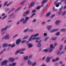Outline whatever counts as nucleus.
Listing matches in <instances>:
<instances>
[{"label": "nucleus", "mask_w": 66, "mask_h": 66, "mask_svg": "<svg viewBox=\"0 0 66 66\" xmlns=\"http://www.w3.org/2000/svg\"><path fill=\"white\" fill-rule=\"evenodd\" d=\"M62 7H61L60 9V11H61V10H62Z\"/></svg>", "instance_id": "57"}, {"label": "nucleus", "mask_w": 66, "mask_h": 66, "mask_svg": "<svg viewBox=\"0 0 66 66\" xmlns=\"http://www.w3.org/2000/svg\"><path fill=\"white\" fill-rule=\"evenodd\" d=\"M44 52H47L48 51V50L47 49H45L43 50Z\"/></svg>", "instance_id": "26"}, {"label": "nucleus", "mask_w": 66, "mask_h": 66, "mask_svg": "<svg viewBox=\"0 0 66 66\" xmlns=\"http://www.w3.org/2000/svg\"><path fill=\"white\" fill-rule=\"evenodd\" d=\"M50 14H51V13L50 12H49L46 15V17H48V16H49L50 15Z\"/></svg>", "instance_id": "22"}, {"label": "nucleus", "mask_w": 66, "mask_h": 66, "mask_svg": "<svg viewBox=\"0 0 66 66\" xmlns=\"http://www.w3.org/2000/svg\"><path fill=\"white\" fill-rule=\"evenodd\" d=\"M25 42H26V40H24L22 41L21 43H24Z\"/></svg>", "instance_id": "38"}, {"label": "nucleus", "mask_w": 66, "mask_h": 66, "mask_svg": "<svg viewBox=\"0 0 66 66\" xmlns=\"http://www.w3.org/2000/svg\"><path fill=\"white\" fill-rule=\"evenodd\" d=\"M14 10V9H13L11 11H10L9 12V13H10V12H12V11H13V10Z\"/></svg>", "instance_id": "47"}, {"label": "nucleus", "mask_w": 66, "mask_h": 66, "mask_svg": "<svg viewBox=\"0 0 66 66\" xmlns=\"http://www.w3.org/2000/svg\"><path fill=\"white\" fill-rule=\"evenodd\" d=\"M14 60V59L12 57L10 58L9 59V61L11 62H13Z\"/></svg>", "instance_id": "11"}, {"label": "nucleus", "mask_w": 66, "mask_h": 66, "mask_svg": "<svg viewBox=\"0 0 66 66\" xmlns=\"http://www.w3.org/2000/svg\"><path fill=\"white\" fill-rule=\"evenodd\" d=\"M66 9V6H65L64 7V9Z\"/></svg>", "instance_id": "60"}, {"label": "nucleus", "mask_w": 66, "mask_h": 66, "mask_svg": "<svg viewBox=\"0 0 66 66\" xmlns=\"http://www.w3.org/2000/svg\"><path fill=\"white\" fill-rule=\"evenodd\" d=\"M28 64L29 65H31L32 64V62L30 60H28Z\"/></svg>", "instance_id": "23"}, {"label": "nucleus", "mask_w": 66, "mask_h": 66, "mask_svg": "<svg viewBox=\"0 0 66 66\" xmlns=\"http://www.w3.org/2000/svg\"><path fill=\"white\" fill-rule=\"evenodd\" d=\"M60 23V21L57 20L55 22V24H57H57H59V23Z\"/></svg>", "instance_id": "12"}, {"label": "nucleus", "mask_w": 66, "mask_h": 66, "mask_svg": "<svg viewBox=\"0 0 66 66\" xmlns=\"http://www.w3.org/2000/svg\"><path fill=\"white\" fill-rule=\"evenodd\" d=\"M61 4V2L59 3L56 5V7H59V5Z\"/></svg>", "instance_id": "19"}, {"label": "nucleus", "mask_w": 66, "mask_h": 66, "mask_svg": "<svg viewBox=\"0 0 66 66\" xmlns=\"http://www.w3.org/2000/svg\"><path fill=\"white\" fill-rule=\"evenodd\" d=\"M9 38H10V37H9V35H7L5 37H3V39H9Z\"/></svg>", "instance_id": "6"}, {"label": "nucleus", "mask_w": 66, "mask_h": 66, "mask_svg": "<svg viewBox=\"0 0 66 66\" xmlns=\"http://www.w3.org/2000/svg\"><path fill=\"white\" fill-rule=\"evenodd\" d=\"M18 36V35H16L13 37L14 38L15 37H16V36Z\"/></svg>", "instance_id": "50"}, {"label": "nucleus", "mask_w": 66, "mask_h": 66, "mask_svg": "<svg viewBox=\"0 0 66 66\" xmlns=\"http://www.w3.org/2000/svg\"><path fill=\"white\" fill-rule=\"evenodd\" d=\"M20 42H21V40L20 39H18L16 42V44H17V45L19 44Z\"/></svg>", "instance_id": "8"}, {"label": "nucleus", "mask_w": 66, "mask_h": 66, "mask_svg": "<svg viewBox=\"0 0 66 66\" xmlns=\"http://www.w3.org/2000/svg\"><path fill=\"white\" fill-rule=\"evenodd\" d=\"M29 13V11H26L25 13H24L23 14V16H26V15H27Z\"/></svg>", "instance_id": "7"}, {"label": "nucleus", "mask_w": 66, "mask_h": 66, "mask_svg": "<svg viewBox=\"0 0 66 66\" xmlns=\"http://www.w3.org/2000/svg\"><path fill=\"white\" fill-rule=\"evenodd\" d=\"M48 38H49V37H47V38H46L45 39V40H47V39H48Z\"/></svg>", "instance_id": "42"}, {"label": "nucleus", "mask_w": 66, "mask_h": 66, "mask_svg": "<svg viewBox=\"0 0 66 66\" xmlns=\"http://www.w3.org/2000/svg\"><path fill=\"white\" fill-rule=\"evenodd\" d=\"M58 30V29H55L51 31V32H56Z\"/></svg>", "instance_id": "16"}, {"label": "nucleus", "mask_w": 66, "mask_h": 66, "mask_svg": "<svg viewBox=\"0 0 66 66\" xmlns=\"http://www.w3.org/2000/svg\"><path fill=\"white\" fill-rule=\"evenodd\" d=\"M32 55H31L29 57V59H30V58H31V57H32Z\"/></svg>", "instance_id": "48"}, {"label": "nucleus", "mask_w": 66, "mask_h": 66, "mask_svg": "<svg viewBox=\"0 0 66 66\" xmlns=\"http://www.w3.org/2000/svg\"><path fill=\"white\" fill-rule=\"evenodd\" d=\"M36 12V10H34L32 11V13H35Z\"/></svg>", "instance_id": "36"}, {"label": "nucleus", "mask_w": 66, "mask_h": 66, "mask_svg": "<svg viewBox=\"0 0 66 66\" xmlns=\"http://www.w3.org/2000/svg\"><path fill=\"white\" fill-rule=\"evenodd\" d=\"M35 13H34L31 16V17H33V16H34V15H35Z\"/></svg>", "instance_id": "41"}, {"label": "nucleus", "mask_w": 66, "mask_h": 66, "mask_svg": "<svg viewBox=\"0 0 66 66\" xmlns=\"http://www.w3.org/2000/svg\"><path fill=\"white\" fill-rule=\"evenodd\" d=\"M36 21V19H34L33 21V22H35Z\"/></svg>", "instance_id": "49"}, {"label": "nucleus", "mask_w": 66, "mask_h": 66, "mask_svg": "<svg viewBox=\"0 0 66 66\" xmlns=\"http://www.w3.org/2000/svg\"><path fill=\"white\" fill-rule=\"evenodd\" d=\"M20 22H19V21L17 23V24H19V23Z\"/></svg>", "instance_id": "59"}, {"label": "nucleus", "mask_w": 66, "mask_h": 66, "mask_svg": "<svg viewBox=\"0 0 66 66\" xmlns=\"http://www.w3.org/2000/svg\"><path fill=\"white\" fill-rule=\"evenodd\" d=\"M41 66H46V65L44 64H43Z\"/></svg>", "instance_id": "58"}, {"label": "nucleus", "mask_w": 66, "mask_h": 66, "mask_svg": "<svg viewBox=\"0 0 66 66\" xmlns=\"http://www.w3.org/2000/svg\"><path fill=\"white\" fill-rule=\"evenodd\" d=\"M7 28H8V26H7L5 28H3L1 30V31L2 32L3 31H4V30H6V29H7Z\"/></svg>", "instance_id": "14"}, {"label": "nucleus", "mask_w": 66, "mask_h": 66, "mask_svg": "<svg viewBox=\"0 0 66 66\" xmlns=\"http://www.w3.org/2000/svg\"><path fill=\"white\" fill-rule=\"evenodd\" d=\"M28 36H26L25 37L23 38V39H26V38H28Z\"/></svg>", "instance_id": "31"}, {"label": "nucleus", "mask_w": 66, "mask_h": 66, "mask_svg": "<svg viewBox=\"0 0 66 66\" xmlns=\"http://www.w3.org/2000/svg\"><path fill=\"white\" fill-rule=\"evenodd\" d=\"M51 27H52V26L51 25L48 26L47 27V29L48 30H50L51 28Z\"/></svg>", "instance_id": "21"}, {"label": "nucleus", "mask_w": 66, "mask_h": 66, "mask_svg": "<svg viewBox=\"0 0 66 66\" xmlns=\"http://www.w3.org/2000/svg\"><path fill=\"white\" fill-rule=\"evenodd\" d=\"M34 3L32 2L30 4V6L29 7V8H30V7H32V6H33L34 5Z\"/></svg>", "instance_id": "13"}, {"label": "nucleus", "mask_w": 66, "mask_h": 66, "mask_svg": "<svg viewBox=\"0 0 66 66\" xmlns=\"http://www.w3.org/2000/svg\"><path fill=\"white\" fill-rule=\"evenodd\" d=\"M56 38H52L51 39L52 40H55Z\"/></svg>", "instance_id": "34"}, {"label": "nucleus", "mask_w": 66, "mask_h": 66, "mask_svg": "<svg viewBox=\"0 0 66 66\" xmlns=\"http://www.w3.org/2000/svg\"><path fill=\"white\" fill-rule=\"evenodd\" d=\"M42 42V41L40 40L39 42V43L37 45V46L38 47H41L42 46V45H41V44H40V42Z\"/></svg>", "instance_id": "9"}, {"label": "nucleus", "mask_w": 66, "mask_h": 66, "mask_svg": "<svg viewBox=\"0 0 66 66\" xmlns=\"http://www.w3.org/2000/svg\"><path fill=\"white\" fill-rule=\"evenodd\" d=\"M28 45L29 48H30V47H31L32 46V45L30 44H29Z\"/></svg>", "instance_id": "27"}, {"label": "nucleus", "mask_w": 66, "mask_h": 66, "mask_svg": "<svg viewBox=\"0 0 66 66\" xmlns=\"http://www.w3.org/2000/svg\"><path fill=\"white\" fill-rule=\"evenodd\" d=\"M62 63H63V62H62V61H60V63L61 64H62Z\"/></svg>", "instance_id": "62"}, {"label": "nucleus", "mask_w": 66, "mask_h": 66, "mask_svg": "<svg viewBox=\"0 0 66 66\" xmlns=\"http://www.w3.org/2000/svg\"><path fill=\"white\" fill-rule=\"evenodd\" d=\"M64 53V51H62L60 54H62V53Z\"/></svg>", "instance_id": "56"}, {"label": "nucleus", "mask_w": 66, "mask_h": 66, "mask_svg": "<svg viewBox=\"0 0 66 66\" xmlns=\"http://www.w3.org/2000/svg\"><path fill=\"white\" fill-rule=\"evenodd\" d=\"M44 36H46L47 35V33H44Z\"/></svg>", "instance_id": "43"}, {"label": "nucleus", "mask_w": 66, "mask_h": 66, "mask_svg": "<svg viewBox=\"0 0 66 66\" xmlns=\"http://www.w3.org/2000/svg\"><path fill=\"white\" fill-rule=\"evenodd\" d=\"M45 22H42V24H44L45 23Z\"/></svg>", "instance_id": "45"}, {"label": "nucleus", "mask_w": 66, "mask_h": 66, "mask_svg": "<svg viewBox=\"0 0 66 66\" xmlns=\"http://www.w3.org/2000/svg\"><path fill=\"white\" fill-rule=\"evenodd\" d=\"M15 46V44H13L12 45H11V44L8 45L7 44L5 43L3 45V47H6V46H11V47H14V46Z\"/></svg>", "instance_id": "2"}, {"label": "nucleus", "mask_w": 66, "mask_h": 66, "mask_svg": "<svg viewBox=\"0 0 66 66\" xmlns=\"http://www.w3.org/2000/svg\"><path fill=\"white\" fill-rule=\"evenodd\" d=\"M66 13V11H64V12L62 13V15H64Z\"/></svg>", "instance_id": "32"}, {"label": "nucleus", "mask_w": 66, "mask_h": 66, "mask_svg": "<svg viewBox=\"0 0 66 66\" xmlns=\"http://www.w3.org/2000/svg\"><path fill=\"white\" fill-rule=\"evenodd\" d=\"M65 38V37L63 38L61 40H63Z\"/></svg>", "instance_id": "63"}, {"label": "nucleus", "mask_w": 66, "mask_h": 66, "mask_svg": "<svg viewBox=\"0 0 66 66\" xmlns=\"http://www.w3.org/2000/svg\"><path fill=\"white\" fill-rule=\"evenodd\" d=\"M25 1H24L23 2H21L20 3V4H23V3H24V2H25Z\"/></svg>", "instance_id": "33"}, {"label": "nucleus", "mask_w": 66, "mask_h": 66, "mask_svg": "<svg viewBox=\"0 0 66 66\" xmlns=\"http://www.w3.org/2000/svg\"><path fill=\"white\" fill-rule=\"evenodd\" d=\"M51 58L50 57H47V58L46 60V62H49V61L50 59H51Z\"/></svg>", "instance_id": "10"}, {"label": "nucleus", "mask_w": 66, "mask_h": 66, "mask_svg": "<svg viewBox=\"0 0 66 66\" xmlns=\"http://www.w3.org/2000/svg\"><path fill=\"white\" fill-rule=\"evenodd\" d=\"M28 59V56H25L24 58V59L25 60H27Z\"/></svg>", "instance_id": "25"}, {"label": "nucleus", "mask_w": 66, "mask_h": 66, "mask_svg": "<svg viewBox=\"0 0 66 66\" xmlns=\"http://www.w3.org/2000/svg\"><path fill=\"white\" fill-rule=\"evenodd\" d=\"M3 51H2L1 53H0V54H2V53H3Z\"/></svg>", "instance_id": "53"}, {"label": "nucleus", "mask_w": 66, "mask_h": 66, "mask_svg": "<svg viewBox=\"0 0 66 66\" xmlns=\"http://www.w3.org/2000/svg\"><path fill=\"white\" fill-rule=\"evenodd\" d=\"M39 34V33H37L31 36L30 38L29 39V41H30L31 40H33L34 39H36V43L38 42V40L40 39V37H38L36 38V36H38Z\"/></svg>", "instance_id": "1"}, {"label": "nucleus", "mask_w": 66, "mask_h": 66, "mask_svg": "<svg viewBox=\"0 0 66 66\" xmlns=\"http://www.w3.org/2000/svg\"><path fill=\"white\" fill-rule=\"evenodd\" d=\"M28 31V29H27L25 30L24 31V32H27Z\"/></svg>", "instance_id": "30"}, {"label": "nucleus", "mask_w": 66, "mask_h": 66, "mask_svg": "<svg viewBox=\"0 0 66 66\" xmlns=\"http://www.w3.org/2000/svg\"><path fill=\"white\" fill-rule=\"evenodd\" d=\"M57 45V43H55V44H54V46H56Z\"/></svg>", "instance_id": "46"}, {"label": "nucleus", "mask_w": 66, "mask_h": 66, "mask_svg": "<svg viewBox=\"0 0 66 66\" xmlns=\"http://www.w3.org/2000/svg\"><path fill=\"white\" fill-rule=\"evenodd\" d=\"M5 15V14L4 13H3V14H2V16H4Z\"/></svg>", "instance_id": "55"}, {"label": "nucleus", "mask_w": 66, "mask_h": 66, "mask_svg": "<svg viewBox=\"0 0 66 66\" xmlns=\"http://www.w3.org/2000/svg\"><path fill=\"white\" fill-rule=\"evenodd\" d=\"M63 45H60V50H61L63 49Z\"/></svg>", "instance_id": "20"}, {"label": "nucleus", "mask_w": 66, "mask_h": 66, "mask_svg": "<svg viewBox=\"0 0 66 66\" xmlns=\"http://www.w3.org/2000/svg\"><path fill=\"white\" fill-rule=\"evenodd\" d=\"M36 62H35L32 65V66H35V65H36Z\"/></svg>", "instance_id": "29"}, {"label": "nucleus", "mask_w": 66, "mask_h": 66, "mask_svg": "<svg viewBox=\"0 0 66 66\" xmlns=\"http://www.w3.org/2000/svg\"><path fill=\"white\" fill-rule=\"evenodd\" d=\"M40 7H41V6H38L36 8V9L37 10H39Z\"/></svg>", "instance_id": "24"}, {"label": "nucleus", "mask_w": 66, "mask_h": 66, "mask_svg": "<svg viewBox=\"0 0 66 66\" xmlns=\"http://www.w3.org/2000/svg\"><path fill=\"white\" fill-rule=\"evenodd\" d=\"M66 31V29H62L61 30V31L62 32L63 31V32H65Z\"/></svg>", "instance_id": "28"}, {"label": "nucleus", "mask_w": 66, "mask_h": 66, "mask_svg": "<svg viewBox=\"0 0 66 66\" xmlns=\"http://www.w3.org/2000/svg\"><path fill=\"white\" fill-rule=\"evenodd\" d=\"M29 31H31V32H33V30L32 29L31 30H30Z\"/></svg>", "instance_id": "54"}, {"label": "nucleus", "mask_w": 66, "mask_h": 66, "mask_svg": "<svg viewBox=\"0 0 66 66\" xmlns=\"http://www.w3.org/2000/svg\"><path fill=\"white\" fill-rule=\"evenodd\" d=\"M47 1H48V0H44L42 2V4H43V3H46V2H47Z\"/></svg>", "instance_id": "18"}, {"label": "nucleus", "mask_w": 66, "mask_h": 66, "mask_svg": "<svg viewBox=\"0 0 66 66\" xmlns=\"http://www.w3.org/2000/svg\"><path fill=\"white\" fill-rule=\"evenodd\" d=\"M29 19V18H28V17H26L25 19V20H24V19L23 18L21 19L20 21V22H22V21H23V23H25L26 22H27V21Z\"/></svg>", "instance_id": "4"}, {"label": "nucleus", "mask_w": 66, "mask_h": 66, "mask_svg": "<svg viewBox=\"0 0 66 66\" xmlns=\"http://www.w3.org/2000/svg\"><path fill=\"white\" fill-rule=\"evenodd\" d=\"M64 42V43H66V39L65 40Z\"/></svg>", "instance_id": "64"}, {"label": "nucleus", "mask_w": 66, "mask_h": 66, "mask_svg": "<svg viewBox=\"0 0 66 66\" xmlns=\"http://www.w3.org/2000/svg\"><path fill=\"white\" fill-rule=\"evenodd\" d=\"M7 2H6L5 3V4L4 5V6H5V5H6V4H7Z\"/></svg>", "instance_id": "39"}, {"label": "nucleus", "mask_w": 66, "mask_h": 66, "mask_svg": "<svg viewBox=\"0 0 66 66\" xmlns=\"http://www.w3.org/2000/svg\"><path fill=\"white\" fill-rule=\"evenodd\" d=\"M54 16H55V15L54 14H53L51 16V18H52V17H54Z\"/></svg>", "instance_id": "44"}, {"label": "nucleus", "mask_w": 66, "mask_h": 66, "mask_svg": "<svg viewBox=\"0 0 66 66\" xmlns=\"http://www.w3.org/2000/svg\"><path fill=\"white\" fill-rule=\"evenodd\" d=\"M45 59V57H44L42 59V60H44V59Z\"/></svg>", "instance_id": "51"}, {"label": "nucleus", "mask_w": 66, "mask_h": 66, "mask_svg": "<svg viewBox=\"0 0 66 66\" xmlns=\"http://www.w3.org/2000/svg\"><path fill=\"white\" fill-rule=\"evenodd\" d=\"M25 49H22L20 50H19L16 51V52L15 53V54H17L19 52H20V54H23L24 53H23V52L22 51H24Z\"/></svg>", "instance_id": "3"}, {"label": "nucleus", "mask_w": 66, "mask_h": 66, "mask_svg": "<svg viewBox=\"0 0 66 66\" xmlns=\"http://www.w3.org/2000/svg\"><path fill=\"white\" fill-rule=\"evenodd\" d=\"M59 53H60V51L58 52L57 53V54H59Z\"/></svg>", "instance_id": "61"}, {"label": "nucleus", "mask_w": 66, "mask_h": 66, "mask_svg": "<svg viewBox=\"0 0 66 66\" xmlns=\"http://www.w3.org/2000/svg\"><path fill=\"white\" fill-rule=\"evenodd\" d=\"M60 34V32H57L56 34V35H59Z\"/></svg>", "instance_id": "35"}, {"label": "nucleus", "mask_w": 66, "mask_h": 66, "mask_svg": "<svg viewBox=\"0 0 66 66\" xmlns=\"http://www.w3.org/2000/svg\"><path fill=\"white\" fill-rule=\"evenodd\" d=\"M6 16H5L2 19H4V18H6Z\"/></svg>", "instance_id": "52"}, {"label": "nucleus", "mask_w": 66, "mask_h": 66, "mask_svg": "<svg viewBox=\"0 0 66 66\" xmlns=\"http://www.w3.org/2000/svg\"><path fill=\"white\" fill-rule=\"evenodd\" d=\"M58 60H59V58H57L56 59H53L52 60V62H55V61H57Z\"/></svg>", "instance_id": "15"}, {"label": "nucleus", "mask_w": 66, "mask_h": 66, "mask_svg": "<svg viewBox=\"0 0 66 66\" xmlns=\"http://www.w3.org/2000/svg\"><path fill=\"white\" fill-rule=\"evenodd\" d=\"M21 8V7H19L17 10H16L15 11L16 12V11H18V10H20Z\"/></svg>", "instance_id": "37"}, {"label": "nucleus", "mask_w": 66, "mask_h": 66, "mask_svg": "<svg viewBox=\"0 0 66 66\" xmlns=\"http://www.w3.org/2000/svg\"><path fill=\"white\" fill-rule=\"evenodd\" d=\"M50 52H51L52 51V50H53V49L54 48V46H53V45L52 44H51L50 45Z\"/></svg>", "instance_id": "5"}, {"label": "nucleus", "mask_w": 66, "mask_h": 66, "mask_svg": "<svg viewBox=\"0 0 66 66\" xmlns=\"http://www.w3.org/2000/svg\"><path fill=\"white\" fill-rule=\"evenodd\" d=\"M11 3H12L11 2L10 3H9L6 5V6H9V5H10V4H11Z\"/></svg>", "instance_id": "40"}, {"label": "nucleus", "mask_w": 66, "mask_h": 66, "mask_svg": "<svg viewBox=\"0 0 66 66\" xmlns=\"http://www.w3.org/2000/svg\"><path fill=\"white\" fill-rule=\"evenodd\" d=\"M16 63H13L12 64H10V66H14L16 65Z\"/></svg>", "instance_id": "17"}]
</instances>
